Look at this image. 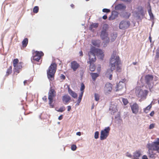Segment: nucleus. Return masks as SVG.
<instances>
[{
  "label": "nucleus",
  "instance_id": "13",
  "mask_svg": "<svg viewBox=\"0 0 159 159\" xmlns=\"http://www.w3.org/2000/svg\"><path fill=\"white\" fill-rule=\"evenodd\" d=\"M130 107L132 113L134 114H137L139 111V105L136 102L130 105Z\"/></svg>",
  "mask_w": 159,
  "mask_h": 159
},
{
  "label": "nucleus",
  "instance_id": "17",
  "mask_svg": "<svg viewBox=\"0 0 159 159\" xmlns=\"http://www.w3.org/2000/svg\"><path fill=\"white\" fill-rule=\"evenodd\" d=\"M80 66V65L76 61H71L70 64V67L74 71H75Z\"/></svg>",
  "mask_w": 159,
  "mask_h": 159
},
{
  "label": "nucleus",
  "instance_id": "9",
  "mask_svg": "<svg viewBox=\"0 0 159 159\" xmlns=\"http://www.w3.org/2000/svg\"><path fill=\"white\" fill-rule=\"evenodd\" d=\"M110 128L109 127H106L103 130H101L100 136L101 140H103L106 139L109 134Z\"/></svg>",
  "mask_w": 159,
  "mask_h": 159
},
{
  "label": "nucleus",
  "instance_id": "40",
  "mask_svg": "<svg viewBox=\"0 0 159 159\" xmlns=\"http://www.w3.org/2000/svg\"><path fill=\"white\" fill-rule=\"evenodd\" d=\"M102 11L104 12L108 13L110 11V10L109 9L104 8L102 9Z\"/></svg>",
  "mask_w": 159,
  "mask_h": 159
},
{
  "label": "nucleus",
  "instance_id": "3",
  "mask_svg": "<svg viewBox=\"0 0 159 159\" xmlns=\"http://www.w3.org/2000/svg\"><path fill=\"white\" fill-rule=\"evenodd\" d=\"M108 28V25L107 24H104L103 27V30L101 31L100 37L101 39L103 40V42L105 43L109 42V38L108 37V33L107 30Z\"/></svg>",
  "mask_w": 159,
  "mask_h": 159
},
{
  "label": "nucleus",
  "instance_id": "25",
  "mask_svg": "<svg viewBox=\"0 0 159 159\" xmlns=\"http://www.w3.org/2000/svg\"><path fill=\"white\" fill-rule=\"evenodd\" d=\"M28 42V39L27 38H25L23 39L22 42L23 48H25L26 47Z\"/></svg>",
  "mask_w": 159,
  "mask_h": 159
},
{
  "label": "nucleus",
  "instance_id": "7",
  "mask_svg": "<svg viewBox=\"0 0 159 159\" xmlns=\"http://www.w3.org/2000/svg\"><path fill=\"white\" fill-rule=\"evenodd\" d=\"M135 93L137 96L140 98L141 99L143 100L146 98L148 91L146 90L138 89L136 91Z\"/></svg>",
  "mask_w": 159,
  "mask_h": 159
},
{
  "label": "nucleus",
  "instance_id": "27",
  "mask_svg": "<svg viewBox=\"0 0 159 159\" xmlns=\"http://www.w3.org/2000/svg\"><path fill=\"white\" fill-rule=\"evenodd\" d=\"M98 23H92L89 27V30L91 31H93V28H97L98 27Z\"/></svg>",
  "mask_w": 159,
  "mask_h": 159
},
{
  "label": "nucleus",
  "instance_id": "62",
  "mask_svg": "<svg viewBox=\"0 0 159 159\" xmlns=\"http://www.w3.org/2000/svg\"><path fill=\"white\" fill-rule=\"evenodd\" d=\"M86 0V1H89V0Z\"/></svg>",
  "mask_w": 159,
  "mask_h": 159
},
{
  "label": "nucleus",
  "instance_id": "15",
  "mask_svg": "<svg viewBox=\"0 0 159 159\" xmlns=\"http://www.w3.org/2000/svg\"><path fill=\"white\" fill-rule=\"evenodd\" d=\"M112 84L110 83H107L105 87L104 92L107 94L110 93L112 90Z\"/></svg>",
  "mask_w": 159,
  "mask_h": 159
},
{
  "label": "nucleus",
  "instance_id": "34",
  "mask_svg": "<svg viewBox=\"0 0 159 159\" xmlns=\"http://www.w3.org/2000/svg\"><path fill=\"white\" fill-rule=\"evenodd\" d=\"M95 99L96 101H98L99 99V95L98 94L95 93L94 94Z\"/></svg>",
  "mask_w": 159,
  "mask_h": 159
},
{
  "label": "nucleus",
  "instance_id": "21",
  "mask_svg": "<svg viewBox=\"0 0 159 159\" xmlns=\"http://www.w3.org/2000/svg\"><path fill=\"white\" fill-rule=\"evenodd\" d=\"M125 85V84H121V82H119L117 85L116 91H119L122 89L124 88Z\"/></svg>",
  "mask_w": 159,
  "mask_h": 159
},
{
  "label": "nucleus",
  "instance_id": "4",
  "mask_svg": "<svg viewBox=\"0 0 159 159\" xmlns=\"http://www.w3.org/2000/svg\"><path fill=\"white\" fill-rule=\"evenodd\" d=\"M13 64L14 66V74L17 75L22 70L23 63L21 62H19L17 58H15L13 60Z\"/></svg>",
  "mask_w": 159,
  "mask_h": 159
},
{
  "label": "nucleus",
  "instance_id": "43",
  "mask_svg": "<svg viewBox=\"0 0 159 159\" xmlns=\"http://www.w3.org/2000/svg\"><path fill=\"white\" fill-rule=\"evenodd\" d=\"M155 127V124H152L150 125L149 129H152L153 128Z\"/></svg>",
  "mask_w": 159,
  "mask_h": 159
},
{
  "label": "nucleus",
  "instance_id": "5",
  "mask_svg": "<svg viewBox=\"0 0 159 159\" xmlns=\"http://www.w3.org/2000/svg\"><path fill=\"white\" fill-rule=\"evenodd\" d=\"M48 99L49 100V104L50 108L54 107V105L52 102L53 99L56 96V92L54 89L52 87L50 88L48 93Z\"/></svg>",
  "mask_w": 159,
  "mask_h": 159
},
{
  "label": "nucleus",
  "instance_id": "12",
  "mask_svg": "<svg viewBox=\"0 0 159 159\" xmlns=\"http://www.w3.org/2000/svg\"><path fill=\"white\" fill-rule=\"evenodd\" d=\"M153 79V76L151 75H147L145 76V83L149 88L151 86V83H152Z\"/></svg>",
  "mask_w": 159,
  "mask_h": 159
},
{
  "label": "nucleus",
  "instance_id": "8",
  "mask_svg": "<svg viewBox=\"0 0 159 159\" xmlns=\"http://www.w3.org/2000/svg\"><path fill=\"white\" fill-rule=\"evenodd\" d=\"M44 55L43 52L41 51H32V57L34 60L39 62L42 57Z\"/></svg>",
  "mask_w": 159,
  "mask_h": 159
},
{
  "label": "nucleus",
  "instance_id": "36",
  "mask_svg": "<svg viewBox=\"0 0 159 159\" xmlns=\"http://www.w3.org/2000/svg\"><path fill=\"white\" fill-rule=\"evenodd\" d=\"M148 12L150 17H153V14L152 12V10L150 8L149 10H148Z\"/></svg>",
  "mask_w": 159,
  "mask_h": 159
},
{
  "label": "nucleus",
  "instance_id": "16",
  "mask_svg": "<svg viewBox=\"0 0 159 159\" xmlns=\"http://www.w3.org/2000/svg\"><path fill=\"white\" fill-rule=\"evenodd\" d=\"M71 98L68 94H66L62 97V102L65 105L69 102Z\"/></svg>",
  "mask_w": 159,
  "mask_h": 159
},
{
  "label": "nucleus",
  "instance_id": "35",
  "mask_svg": "<svg viewBox=\"0 0 159 159\" xmlns=\"http://www.w3.org/2000/svg\"><path fill=\"white\" fill-rule=\"evenodd\" d=\"M122 101L125 105H127L128 103V100L126 98H123Z\"/></svg>",
  "mask_w": 159,
  "mask_h": 159
},
{
  "label": "nucleus",
  "instance_id": "59",
  "mask_svg": "<svg viewBox=\"0 0 159 159\" xmlns=\"http://www.w3.org/2000/svg\"><path fill=\"white\" fill-rule=\"evenodd\" d=\"M137 63V62H133V64L134 65H136Z\"/></svg>",
  "mask_w": 159,
  "mask_h": 159
},
{
  "label": "nucleus",
  "instance_id": "49",
  "mask_svg": "<svg viewBox=\"0 0 159 159\" xmlns=\"http://www.w3.org/2000/svg\"><path fill=\"white\" fill-rule=\"evenodd\" d=\"M125 80H126L125 79H123L121 81H120V82H121V84H125L124 83Z\"/></svg>",
  "mask_w": 159,
  "mask_h": 159
},
{
  "label": "nucleus",
  "instance_id": "18",
  "mask_svg": "<svg viewBox=\"0 0 159 159\" xmlns=\"http://www.w3.org/2000/svg\"><path fill=\"white\" fill-rule=\"evenodd\" d=\"M141 155L140 150H137L133 153V158L134 159H139V158Z\"/></svg>",
  "mask_w": 159,
  "mask_h": 159
},
{
  "label": "nucleus",
  "instance_id": "55",
  "mask_svg": "<svg viewBox=\"0 0 159 159\" xmlns=\"http://www.w3.org/2000/svg\"><path fill=\"white\" fill-rule=\"evenodd\" d=\"M62 118H63L62 115H61L60 116H59V117L58 118V119L59 120H61L62 119Z\"/></svg>",
  "mask_w": 159,
  "mask_h": 159
},
{
  "label": "nucleus",
  "instance_id": "37",
  "mask_svg": "<svg viewBox=\"0 0 159 159\" xmlns=\"http://www.w3.org/2000/svg\"><path fill=\"white\" fill-rule=\"evenodd\" d=\"M99 137V132L98 131H96L95 133L94 138L95 139H98Z\"/></svg>",
  "mask_w": 159,
  "mask_h": 159
},
{
  "label": "nucleus",
  "instance_id": "24",
  "mask_svg": "<svg viewBox=\"0 0 159 159\" xmlns=\"http://www.w3.org/2000/svg\"><path fill=\"white\" fill-rule=\"evenodd\" d=\"M152 107V105L151 104H150L149 105H148L147 107H146L145 108H144L143 109L144 112L147 113L149 112V111H150L151 108Z\"/></svg>",
  "mask_w": 159,
  "mask_h": 159
},
{
  "label": "nucleus",
  "instance_id": "2",
  "mask_svg": "<svg viewBox=\"0 0 159 159\" xmlns=\"http://www.w3.org/2000/svg\"><path fill=\"white\" fill-rule=\"evenodd\" d=\"M57 65L55 63H52L47 70V75L48 78L51 81L54 79L55 74L56 72Z\"/></svg>",
  "mask_w": 159,
  "mask_h": 159
},
{
  "label": "nucleus",
  "instance_id": "52",
  "mask_svg": "<svg viewBox=\"0 0 159 159\" xmlns=\"http://www.w3.org/2000/svg\"><path fill=\"white\" fill-rule=\"evenodd\" d=\"M67 111H70L71 109V107L70 106H67Z\"/></svg>",
  "mask_w": 159,
  "mask_h": 159
},
{
  "label": "nucleus",
  "instance_id": "60",
  "mask_svg": "<svg viewBox=\"0 0 159 159\" xmlns=\"http://www.w3.org/2000/svg\"><path fill=\"white\" fill-rule=\"evenodd\" d=\"M149 39L150 42H151V36H150L149 37Z\"/></svg>",
  "mask_w": 159,
  "mask_h": 159
},
{
  "label": "nucleus",
  "instance_id": "51",
  "mask_svg": "<svg viewBox=\"0 0 159 159\" xmlns=\"http://www.w3.org/2000/svg\"><path fill=\"white\" fill-rule=\"evenodd\" d=\"M115 19V18L114 17H113V16H110L109 17V20H113V19Z\"/></svg>",
  "mask_w": 159,
  "mask_h": 159
},
{
  "label": "nucleus",
  "instance_id": "61",
  "mask_svg": "<svg viewBox=\"0 0 159 159\" xmlns=\"http://www.w3.org/2000/svg\"><path fill=\"white\" fill-rule=\"evenodd\" d=\"M158 103L159 104V100L158 101Z\"/></svg>",
  "mask_w": 159,
  "mask_h": 159
},
{
  "label": "nucleus",
  "instance_id": "45",
  "mask_svg": "<svg viewBox=\"0 0 159 159\" xmlns=\"http://www.w3.org/2000/svg\"><path fill=\"white\" fill-rule=\"evenodd\" d=\"M60 79L61 80H65L66 78L65 76L63 75H61L60 76Z\"/></svg>",
  "mask_w": 159,
  "mask_h": 159
},
{
  "label": "nucleus",
  "instance_id": "32",
  "mask_svg": "<svg viewBox=\"0 0 159 159\" xmlns=\"http://www.w3.org/2000/svg\"><path fill=\"white\" fill-rule=\"evenodd\" d=\"M85 89V86L84 84L83 83H82L81 84V88L80 89V90L81 91V92H83V93H84V90Z\"/></svg>",
  "mask_w": 159,
  "mask_h": 159
},
{
  "label": "nucleus",
  "instance_id": "42",
  "mask_svg": "<svg viewBox=\"0 0 159 159\" xmlns=\"http://www.w3.org/2000/svg\"><path fill=\"white\" fill-rule=\"evenodd\" d=\"M112 72L111 73H110L109 75H107V72L106 73V75L107 77H109V78L110 80H111L112 79Z\"/></svg>",
  "mask_w": 159,
  "mask_h": 159
},
{
  "label": "nucleus",
  "instance_id": "38",
  "mask_svg": "<svg viewBox=\"0 0 159 159\" xmlns=\"http://www.w3.org/2000/svg\"><path fill=\"white\" fill-rule=\"evenodd\" d=\"M30 83L29 80H25L24 81V84L25 85H28Z\"/></svg>",
  "mask_w": 159,
  "mask_h": 159
},
{
  "label": "nucleus",
  "instance_id": "53",
  "mask_svg": "<svg viewBox=\"0 0 159 159\" xmlns=\"http://www.w3.org/2000/svg\"><path fill=\"white\" fill-rule=\"evenodd\" d=\"M102 18L104 20H106L107 18V15H105L102 16Z\"/></svg>",
  "mask_w": 159,
  "mask_h": 159
},
{
  "label": "nucleus",
  "instance_id": "54",
  "mask_svg": "<svg viewBox=\"0 0 159 159\" xmlns=\"http://www.w3.org/2000/svg\"><path fill=\"white\" fill-rule=\"evenodd\" d=\"M79 54L80 56L82 57L83 56V53L82 51H81L79 52Z\"/></svg>",
  "mask_w": 159,
  "mask_h": 159
},
{
  "label": "nucleus",
  "instance_id": "63",
  "mask_svg": "<svg viewBox=\"0 0 159 159\" xmlns=\"http://www.w3.org/2000/svg\"><path fill=\"white\" fill-rule=\"evenodd\" d=\"M92 108H93V107H92Z\"/></svg>",
  "mask_w": 159,
  "mask_h": 159
},
{
  "label": "nucleus",
  "instance_id": "44",
  "mask_svg": "<svg viewBox=\"0 0 159 159\" xmlns=\"http://www.w3.org/2000/svg\"><path fill=\"white\" fill-rule=\"evenodd\" d=\"M154 147V149H155V151H157V152L159 153V146H155Z\"/></svg>",
  "mask_w": 159,
  "mask_h": 159
},
{
  "label": "nucleus",
  "instance_id": "23",
  "mask_svg": "<svg viewBox=\"0 0 159 159\" xmlns=\"http://www.w3.org/2000/svg\"><path fill=\"white\" fill-rule=\"evenodd\" d=\"M90 75L93 81H95L96 78L99 76V73H91Z\"/></svg>",
  "mask_w": 159,
  "mask_h": 159
},
{
  "label": "nucleus",
  "instance_id": "19",
  "mask_svg": "<svg viewBox=\"0 0 159 159\" xmlns=\"http://www.w3.org/2000/svg\"><path fill=\"white\" fill-rule=\"evenodd\" d=\"M68 92L69 94L73 98H77V94L75 92L73 91L69 87L68 88Z\"/></svg>",
  "mask_w": 159,
  "mask_h": 159
},
{
  "label": "nucleus",
  "instance_id": "48",
  "mask_svg": "<svg viewBox=\"0 0 159 159\" xmlns=\"http://www.w3.org/2000/svg\"><path fill=\"white\" fill-rule=\"evenodd\" d=\"M142 159H148V158L146 155H144L142 156Z\"/></svg>",
  "mask_w": 159,
  "mask_h": 159
},
{
  "label": "nucleus",
  "instance_id": "1",
  "mask_svg": "<svg viewBox=\"0 0 159 159\" xmlns=\"http://www.w3.org/2000/svg\"><path fill=\"white\" fill-rule=\"evenodd\" d=\"M110 68L107 70V75L113 72V71L115 69L116 66V70L117 71L120 72L121 71V65L119 57L116 54V52H113L112 55L110 62Z\"/></svg>",
  "mask_w": 159,
  "mask_h": 159
},
{
  "label": "nucleus",
  "instance_id": "6",
  "mask_svg": "<svg viewBox=\"0 0 159 159\" xmlns=\"http://www.w3.org/2000/svg\"><path fill=\"white\" fill-rule=\"evenodd\" d=\"M147 147L148 149L147 154L149 158H155L157 156L156 153L154 152L155 149L154 146L148 143L147 145Z\"/></svg>",
  "mask_w": 159,
  "mask_h": 159
},
{
  "label": "nucleus",
  "instance_id": "47",
  "mask_svg": "<svg viewBox=\"0 0 159 159\" xmlns=\"http://www.w3.org/2000/svg\"><path fill=\"white\" fill-rule=\"evenodd\" d=\"M126 156H127L128 157H130V158H131L132 157V155L131 154H130V153H129L128 152H127L126 153Z\"/></svg>",
  "mask_w": 159,
  "mask_h": 159
},
{
  "label": "nucleus",
  "instance_id": "56",
  "mask_svg": "<svg viewBox=\"0 0 159 159\" xmlns=\"http://www.w3.org/2000/svg\"><path fill=\"white\" fill-rule=\"evenodd\" d=\"M76 134L77 135L80 136L81 134V133L80 132H78L76 133Z\"/></svg>",
  "mask_w": 159,
  "mask_h": 159
},
{
  "label": "nucleus",
  "instance_id": "29",
  "mask_svg": "<svg viewBox=\"0 0 159 159\" xmlns=\"http://www.w3.org/2000/svg\"><path fill=\"white\" fill-rule=\"evenodd\" d=\"M89 67V69L91 71H93L96 69V66L94 65L91 64Z\"/></svg>",
  "mask_w": 159,
  "mask_h": 159
},
{
  "label": "nucleus",
  "instance_id": "14",
  "mask_svg": "<svg viewBox=\"0 0 159 159\" xmlns=\"http://www.w3.org/2000/svg\"><path fill=\"white\" fill-rule=\"evenodd\" d=\"M92 48L93 49L92 51H94L95 54L97 56L100 57L101 59H103L104 54L102 51L100 49L96 48L94 47H92Z\"/></svg>",
  "mask_w": 159,
  "mask_h": 159
},
{
  "label": "nucleus",
  "instance_id": "20",
  "mask_svg": "<svg viewBox=\"0 0 159 159\" xmlns=\"http://www.w3.org/2000/svg\"><path fill=\"white\" fill-rule=\"evenodd\" d=\"M126 6L123 4H120L115 7V9L117 10H124L126 8Z\"/></svg>",
  "mask_w": 159,
  "mask_h": 159
},
{
  "label": "nucleus",
  "instance_id": "41",
  "mask_svg": "<svg viewBox=\"0 0 159 159\" xmlns=\"http://www.w3.org/2000/svg\"><path fill=\"white\" fill-rule=\"evenodd\" d=\"M137 9L139 12H141L142 11L143 8L142 6H139L137 8Z\"/></svg>",
  "mask_w": 159,
  "mask_h": 159
},
{
  "label": "nucleus",
  "instance_id": "50",
  "mask_svg": "<svg viewBox=\"0 0 159 159\" xmlns=\"http://www.w3.org/2000/svg\"><path fill=\"white\" fill-rule=\"evenodd\" d=\"M43 101L46 102L47 101V99L46 96H44L43 98Z\"/></svg>",
  "mask_w": 159,
  "mask_h": 159
},
{
  "label": "nucleus",
  "instance_id": "57",
  "mask_svg": "<svg viewBox=\"0 0 159 159\" xmlns=\"http://www.w3.org/2000/svg\"><path fill=\"white\" fill-rule=\"evenodd\" d=\"M19 119H20V121H21L22 120H23V117L21 116H20V117Z\"/></svg>",
  "mask_w": 159,
  "mask_h": 159
},
{
  "label": "nucleus",
  "instance_id": "31",
  "mask_svg": "<svg viewBox=\"0 0 159 159\" xmlns=\"http://www.w3.org/2000/svg\"><path fill=\"white\" fill-rule=\"evenodd\" d=\"M39 7L38 6H35L33 9V12L34 13H37L38 12Z\"/></svg>",
  "mask_w": 159,
  "mask_h": 159
},
{
  "label": "nucleus",
  "instance_id": "22",
  "mask_svg": "<svg viewBox=\"0 0 159 159\" xmlns=\"http://www.w3.org/2000/svg\"><path fill=\"white\" fill-rule=\"evenodd\" d=\"M101 42L99 40H92V44L95 46L99 47L100 46Z\"/></svg>",
  "mask_w": 159,
  "mask_h": 159
},
{
  "label": "nucleus",
  "instance_id": "30",
  "mask_svg": "<svg viewBox=\"0 0 159 159\" xmlns=\"http://www.w3.org/2000/svg\"><path fill=\"white\" fill-rule=\"evenodd\" d=\"M83 93V92H81V93L80 94V95L79 96L77 102L78 103V105H79V103L80 102L81 100L83 94V93Z\"/></svg>",
  "mask_w": 159,
  "mask_h": 159
},
{
  "label": "nucleus",
  "instance_id": "28",
  "mask_svg": "<svg viewBox=\"0 0 159 159\" xmlns=\"http://www.w3.org/2000/svg\"><path fill=\"white\" fill-rule=\"evenodd\" d=\"M12 72V66H10L7 70L6 75L8 76Z\"/></svg>",
  "mask_w": 159,
  "mask_h": 159
},
{
  "label": "nucleus",
  "instance_id": "10",
  "mask_svg": "<svg viewBox=\"0 0 159 159\" xmlns=\"http://www.w3.org/2000/svg\"><path fill=\"white\" fill-rule=\"evenodd\" d=\"M92 50L91 48L90 51L88 53L89 61L88 62V63L90 64H92L96 60L95 54L94 51H92Z\"/></svg>",
  "mask_w": 159,
  "mask_h": 159
},
{
  "label": "nucleus",
  "instance_id": "11",
  "mask_svg": "<svg viewBox=\"0 0 159 159\" xmlns=\"http://www.w3.org/2000/svg\"><path fill=\"white\" fill-rule=\"evenodd\" d=\"M130 25V23L129 21L122 20L120 23L119 28L120 29L125 30L128 28Z\"/></svg>",
  "mask_w": 159,
  "mask_h": 159
},
{
  "label": "nucleus",
  "instance_id": "46",
  "mask_svg": "<svg viewBox=\"0 0 159 159\" xmlns=\"http://www.w3.org/2000/svg\"><path fill=\"white\" fill-rule=\"evenodd\" d=\"M154 114H155V112L154 111H152L150 114V116H153L154 115Z\"/></svg>",
  "mask_w": 159,
  "mask_h": 159
},
{
  "label": "nucleus",
  "instance_id": "33",
  "mask_svg": "<svg viewBox=\"0 0 159 159\" xmlns=\"http://www.w3.org/2000/svg\"><path fill=\"white\" fill-rule=\"evenodd\" d=\"M65 110V107H64L63 106L61 107L58 110L56 109V111L58 112H62L64 111Z\"/></svg>",
  "mask_w": 159,
  "mask_h": 159
},
{
  "label": "nucleus",
  "instance_id": "26",
  "mask_svg": "<svg viewBox=\"0 0 159 159\" xmlns=\"http://www.w3.org/2000/svg\"><path fill=\"white\" fill-rule=\"evenodd\" d=\"M150 144L154 147L156 146H159V138H157L156 141L152 142L151 143H150Z\"/></svg>",
  "mask_w": 159,
  "mask_h": 159
},
{
  "label": "nucleus",
  "instance_id": "39",
  "mask_svg": "<svg viewBox=\"0 0 159 159\" xmlns=\"http://www.w3.org/2000/svg\"><path fill=\"white\" fill-rule=\"evenodd\" d=\"M71 149L73 151H75L76 149V146L75 145H72L71 146Z\"/></svg>",
  "mask_w": 159,
  "mask_h": 159
},
{
  "label": "nucleus",
  "instance_id": "58",
  "mask_svg": "<svg viewBox=\"0 0 159 159\" xmlns=\"http://www.w3.org/2000/svg\"><path fill=\"white\" fill-rule=\"evenodd\" d=\"M70 6L72 8H74L75 7L74 5L73 4H71L70 5Z\"/></svg>",
  "mask_w": 159,
  "mask_h": 159
}]
</instances>
